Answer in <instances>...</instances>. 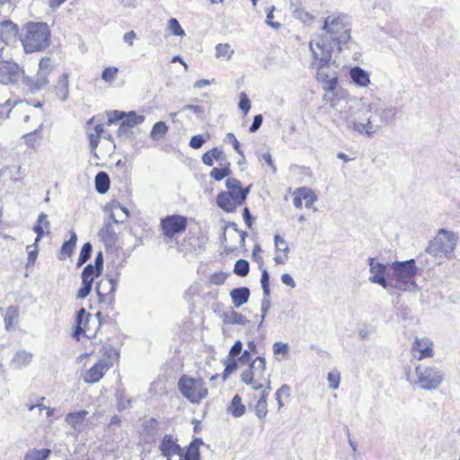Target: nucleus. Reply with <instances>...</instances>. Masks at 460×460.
Returning a JSON list of instances; mask_svg holds the SVG:
<instances>
[{"label": "nucleus", "instance_id": "5fc2aeb1", "mask_svg": "<svg viewBox=\"0 0 460 460\" xmlns=\"http://www.w3.org/2000/svg\"><path fill=\"white\" fill-rule=\"evenodd\" d=\"M239 109L246 114L251 109V102L244 92L240 93Z\"/></svg>", "mask_w": 460, "mask_h": 460}, {"label": "nucleus", "instance_id": "79ce46f5", "mask_svg": "<svg viewBox=\"0 0 460 460\" xmlns=\"http://www.w3.org/2000/svg\"><path fill=\"white\" fill-rule=\"evenodd\" d=\"M98 277L96 270H93V264H88L84 267L82 272V282L86 283L88 281V284L93 285L94 277Z\"/></svg>", "mask_w": 460, "mask_h": 460}, {"label": "nucleus", "instance_id": "774afa93", "mask_svg": "<svg viewBox=\"0 0 460 460\" xmlns=\"http://www.w3.org/2000/svg\"><path fill=\"white\" fill-rule=\"evenodd\" d=\"M243 350V343L240 341L234 342L229 351V357L234 358V357L240 355Z\"/></svg>", "mask_w": 460, "mask_h": 460}, {"label": "nucleus", "instance_id": "9d476101", "mask_svg": "<svg viewBox=\"0 0 460 460\" xmlns=\"http://www.w3.org/2000/svg\"><path fill=\"white\" fill-rule=\"evenodd\" d=\"M178 387L181 394L192 403H199L208 395V390L201 378L183 376L178 382Z\"/></svg>", "mask_w": 460, "mask_h": 460}, {"label": "nucleus", "instance_id": "37998d69", "mask_svg": "<svg viewBox=\"0 0 460 460\" xmlns=\"http://www.w3.org/2000/svg\"><path fill=\"white\" fill-rule=\"evenodd\" d=\"M18 317V309L14 306H9L4 315L5 328L9 329Z\"/></svg>", "mask_w": 460, "mask_h": 460}, {"label": "nucleus", "instance_id": "412c9836", "mask_svg": "<svg viewBox=\"0 0 460 460\" xmlns=\"http://www.w3.org/2000/svg\"><path fill=\"white\" fill-rule=\"evenodd\" d=\"M202 445H204L202 438H193L188 446L185 454L180 456V460H200L199 447Z\"/></svg>", "mask_w": 460, "mask_h": 460}, {"label": "nucleus", "instance_id": "864d4df0", "mask_svg": "<svg viewBox=\"0 0 460 460\" xmlns=\"http://www.w3.org/2000/svg\"><path fill=\"white\" fill-rule=\"evenodd\" d=\"M100 235L105 241H112L115 236V232L112 229L111 224L109 222L105 225V227L100 230Z\"/></svg>", "mask_w": 460, "mask_h": 460}, {"label": "nucleus", "instance_id": "0e129e2a", "mask_svg": "<svg viewBox=\"0 0 460 460\" xmlns=\"http://www.w3.org/2000/svg\"><path fill=\"white\" fill-rule=\"evenodd\" d=\"M103 269V255L102 252H99L94 259L93 270H96L97 275H101Z\"/></svg>", "mask_w": 460, "mask_h": 460}, {"label": "nucleus", "instance_id": "338daca9", "mask_svg": "<svg viewBox=\"0 0 460 460\" xmlns=\"http://www.w3.org/2000/svg\"><path fill=\"white\" fill-rule=\"evenodd\" d=\"M262 121H263V117L261 114H258L256 116H254L253 121L249 128V131L252 133L256 132L261 128Z\"/></svg>", "mask_w": 460, "mask_h": 460}, {"label": "nucleus", "instance_id": "dca6fc26", "mask_svg": "<svg viewBox=\"0 0 460 460\" xmlns=\"http://www.w3.org/2000/svg\"><path fill=\"white\" fill-rule=\"evenodd\" d=\"M111 364H108L105 360L98 361L92 367L84 376L85 383L93 384L101 380L104 373L109 370Z\"/></svg>", "mask_w": 460, "mask_h": 460}, {"label": "nucleus", "instance_id": "20e7f679", "mask_svg": "<svg viewBox=\"0 0 460 460\" xmlns=\"http://www.w3.org/2000/svg\"><path fill=\"white\" fill-rule=\"evenodd\" d=\"M227 191H221L217 196V206L227 213L234 212L245 201L251 186L243 188L239 180L228 178L226 181Z\"/></svg>", "mask_w": 460, "mask_h": 460}, {"label": "nucleus", "instance_id": "f257e3e1", "mask_svg": "<svg viewBox=\"0 0 460 460\" xmlns=\"http://www.w3.org/2000/svg\"><path fill=\"white\" fill-rule=\"evenodd\" d=\"M323 34L312 40L309 49L313 55L312 67L317 69V80L327 93H332L338 83L336 73L327 70L332 64V52L341 50V46L350 39L351 19L344 13L329 15L323 25Z\"/></svg>", "mask_w": 460, "mask_h": 460}, {"label": "nucleus", "instance_id": "69168bd1", "mask_svg": "<svg viewBox=\"0 0 460 460\" xmlns=\"http://www.w3.org/2000/svg\"><path fill=\"white\" fill-rule=\"evenodd\" d=\"M226 138L228 139L232 145H233V147L234 149L242 156H243V152L242 151L241 147H240V143L239 141L236 139L235 136L233 134V133H227L226 136Z\"/></svg>", "mask_w": 460, "mask_h": 460}, {"label": "nucleus", "instance_id": "bf43d9fd", "mask_svg": "<svg viewBox=\"0 0 460 460\" xmlns=\"http://www.w3.org/2000/svg\"><path fill=\"white\" fill-rule=\"evenodd\" d=\"M93 285L88 284V281L86 283L82 282V287L77 292L76 298L77 299H84L91 292Z\"/></svg>", "mask_w": 460, "mask_h": 460}, {"label": "nucleus", "instance_id": "13d9d810", "mask_svg": "<svg viewBox=\"0 0 460 460\" xmlns=\"http://www.w3.org/2000/svg\"><path fill=\"white\" fill-rule=\"evenodd\" d=\"M270 306V296H263V298L261 300V323L259 324V327L261 325L263 320L265 319V317H266V315L268 314Z\"/></svg>", "mask_w": 460, "mask_h": 460}, {"label": "nucleus", "instance_id": "a878e982", "mask_svg": "<svg viewBox=\"0 0 460 460\" xmlns=\"http://www.w3.org/2000/svg\"><path fill=\"white\" fill-rule=\"evenodd\" d=\"M350 77L359 86H367L370 83L368 74L359 66L351 68Z\"/></svg>", "mask_w": 460, "mask_h": 460}, {"label": "nucleus", "instance_id": "a211bd4d", "mask_svg": "<svg viewBox=\"0 0 460 460\" xmlns=\"http://www.w3.org/2000/svg\"><path fill=\"white\" fill-rule=\"evenodd\" d=\"M33 231L36 233L37 236H36L35 242L32 244L27 246V251H28V259H27V263H26L27 268L30 267L31 265L32 266L35 263V261H36L38 253H39L38 244H39V242L41 240V238L44 236V232L42 231V229L40 226H34Z\"/></svg>", "mask_w": 460, "mask_h": 460}, {"label": "nucleus", "instance_id": "2eb2a0df", "mask_svg": "<svg viewBox=\"0 0 460 460\" xmlns=\"http://www.w3.org/2000/svg\"><path fill=\"white\" fill-rule=\"evenodd\" d=\"M159 448L161 455L167 457V460H171L173 455L182 456V448L173 440L172 435L167 434L163 438Z\"/></svg>", "mask_w": 460, "mask_h": 460}, {"label": "nucleus", "instance_id": "39448f33", "mask_svg": "<svg viewBox=\"0 0 460 460\" xmlns=\"http://www.w3.org/2000/svg\"><path fill=\"white\" fill-rule=\"evenodd\" d=\"M371 111V105L360 103H346L343 110H337L333 117V121L341 128L352 129L356 131V124L367 122L368 114Z\"/></svg>", "mask_w": 460, "mask_h": 460}, {"label": "nucleus", "instance_id": "1a4fd4ad", "mask_svg": "<svg viewBox=\"0 0 460 460\" xmlns=\"http://www.w3.org/2000/svg\"><path fill=\"white\" fill-rule=\"evenodd\" d=\"M266 371V361L263 357H257L250 364L249 368L244 371L241 376V380L252 386V389L258 391L263 387V384L266 383L267 386L265 389L270 390V376H265Z\"/></svg>", "mask_w": 460, "mask_h": 460}, {"label": "nucleus", "instance_id": "4d7b16f0", "mask_svg": "<svg viewBox=\"0 0 460 460\" xmlns=\"http://www.w3.org/2000/svg\"><path fill=\"white\" fill-rule=\"evenodd\" d=\"M289 350V346L286 342L277 341L273 343V353L274 355H287Z\"/></svg>", "mask_w": 460, "mask_h": 460}, {"label": "nucleus", "instance_id": "f8f14e48", "mask_svg": "<svg viewBox=\"0 0 460 460\" xmlns=\"http://www.w3.org/2000/svg\"><path fill=\"white\" fill-rule=\"evenodd\" d=\"M161 227L166 237H173L175 234L182 233L187 227L186 217L179 215L167 216L161 221Z\"/></svg>", "mask_w": 460, "mask_h": 460}, {"label": "nucleus", "instance_id": "a18cd8bd", "mask_svg": "<svg viewBox=\"0 0 460 460\" xmlns=\"http://www.w3.org/2000/svg\"><path fill=\"white\" fill-rule=\"evenodd\" d=\"M274 244L278 252H281L283 254L288 256L289 246L282 236H280L279 234H276L274 236Z\"/></svg>", "mask_w": 460, "mask_h": 460}, {"label": "nucleus", "instance_id": "680f3d73", "mask_svg": "<svg viewBox=\"0 0 460 460\" xmlns=\"http://www.w3.org/2000/svg\"><path fill=\"white\" fill-rule=\"evenodd\" d=\"M225 365L226 368L224 371V378L226 379L227 375L231 374L237 368L238 364L234 358H229L226 362H225Z\"/></svg>", "mask_w": 460, "mask_h": 460}, {"label": "nucleus", "instance_id": "bb28decb", "mask_svg": "<svg viewBox=\"0 0 460 460\" xmlns=\"http://www.w3.org/2000/svg\"><path fill=\"white\" fill-rule=\"evenodd\" d=\"M43 123L40 122L37 128L23 135L26 145L33 149H36L39 146V141L42 138L40 133L42 131Z\"/></svg>", "mask_w": 460, "mask_h": 460}, {"label": "nucleus", "instance_id": "72a5a7b5", "mask_svg": "<svg viewBox=\"0 0 460 460\" xmlns=\"http://www.w3.org/2000/svg\"><path fill=\"white\" fill-rule=\"evenodd\" d=\"M168 131V127L165 122L158 121L156 122L150 132V137L153 140H159L163 138Z\"/></svg>", "mask_w": 460, "mask_h": 460}, {"label": "nucleus", "instance_id": "b1692460", "mask_svg": "<svg viewBox=\"0 0 460 460\" xmlns=\"http://www.w3.org/2000/svg\"><path fill=\"white\" fill-rule=\"evenodd\" d=\"M32 360V354L31 352H28L26 350H19L17 351L12 361L11 366L13 368L20 369L24 367H27Z\"/></svg>", "mask_w": 460, "mask_h": 460}, {"label": "nucleus", "instance_id": "de8ad7c7", "mask_svg": "<svg viewBox=\"0 0 460 460\" xmlns=\"http://www.w3.org/2000/svg\"><path fill=\"white\" fill-rule=\"evenodd\" d=\"M118 68L115 67V66H110V67H107L105 68L103 71H102V80H104L106 83H111L115 80V78L117 77V75H118Z\"/></svg>", "mask_w": 460, "mask_h": 460}, {"label": "nucleus", "instance_id": "4be33fe9", "mask_svg": "<svg viewBox=\"0 0 460 460\" xmlns=\"http://www.w3.org/2000/svg\"><path fill=\"white\" fill-rule=\"evenodd\" d=\"M270 391V390H267V389H263L261 391V396L257 401L255 407H254L255 414L262 424L264 423V419L266 418V416L268 414L267 399H268Z\"/></svg>", "mask_w": 460, "mask_h": 460}, {"label": "nucleus", "instance_id": "393cba45", "mask_svg": "<svg viewBox=\"0 0 460 460\" xmlns=\"http://www.w3.org/2000/svg\"><path fill=\"white\" fill-rule=\"evenodd\" d=\"M68 75L67 74H63L59 77L58 84L55 85L56 95L60 99L61 102H65L68 98Z\"/></svg>", "mask_w": 460, "mask_h": 460}, {"label": "nucleus", "instance_id": "e2e57ef3", "mask_svg": "<svg viewBox=\"0 0 460 460\" xmlns=\"http://www.w3.org/2000/svg\"><path fill=\"white\" fill-rule=\"evenodd\" d=\"M117 134L118 137H125L126 139H129L132 137L133 132L131 131L129 127H127L124 123L121 122Z\"/></svg>", "mask_w": 460, "mask_h": 460}, {"label": "nucleus", "instance_id": "3c124183", "mask_svg": "<svg viewBox=\"0 0 460 460\" xmlns=\"http://www.w3.org/2000/svg\"><path fill=\"white\" fill-rule=\"evenodd\" d=\"M294 17L299 19L303 22L306 23L313 20V16L302 8H296L293 10Z\"/></svg>", "mask_w": 460, "mask_h": 460}, {"label": "nucleus", "instance_id": "49530a36", "mask_svg": "<svg viewBox=\"0 0 460 460\" xmlns=\"http://www.w3.org/2000/svg\"><path fill=\"white\" fill-rule=\"evenodd\" d=\"M248 349H245L240 358H238L239 361L243 364H245L250 361V354L251 352L256 353L257 352V347L254 341H249L247 344Z\"/></svg>", "mask_w": 460, "mask_h": 460}, {"label": "nucleus", "instance_id": "423d86ee", "mask_svg": "<svg viewBox=\"0 0 460 460\" xmlns=\"http://www.w3.org/2000/svg\"><path fill=\"white\" fill-rule=\"evenodd\" d=\"M390 270L392 273L388 272L387 277L392 282L394 281V284H390L391 287L403 291L408 289L410 280L416 276L418 271L414 259L402 261H395L391 264Z\"/></svg>", "mask_w": 460, "mask_h": 460}, {"label": "nucleus", "instance_id": "2f4dec72", "mask_svg": "<svg viewBox=\"0 0 460 460\" xmlns=\"http://www.w3.org/2000/svg\"><path fill=\"white\" fill-rule=\"evenodd\" d=\"M145 435L154 438L157 435L158 421L155 418L145 420L142 424Z\"/></svg>", "mask_w": 460, "mask_h": 460}, {"label": "nucleus", "instance_id": "c03bdc74", "mask_svg": "<svg viewBox=\"0 0 460 460\" xmlns=\"http://www.w3.org/2000/svg\"><path fill=\"white\" fill-rule=\"evenodd\" d=\"M168 30L174 36H184L185 31L181 28L179 21L176 18H170L168 21Z\"/></svg>", "mask_w": 460, "mask_h": 460}, {"label": "nucleus", "instance_id": "6ab92c4d", "mask_svg": "<svg viewBox=\"0 0 460 460\" xmlns=\"http://www.w3.org/2000/svg\"><path fill=\"white\" fill-rule=\"evenodd\" d=\"M107 284L109 286V290L107 293H103L102 291L103 285L102 282L97 284L96 292L98 294L99 302L111 304L115 297L114 293L116 290L117 280L115 279L110 278L107 280Z\"/></svg>", "mask_w": 460, "mask_h": 460}, {"label": "nucleus", "instance_id": "8fccbe9b", "mask_svg": "<svg viewBox=\"0 0 460 460\" xmlns=\"http://www.w3.org/2000/svg\"><path fill=\"white\" fill-rule=\"evenodd\" d=\"M116 398H117L118 410L119 411L126 410L129 406L130 400L126 398L124 392L118 391L116 393Z\"/></svg>", "mask_w": 460, "mask_h": 460}, {"label": "nucleus", "instance_id": "c756f323", "mask_svg": "<svg viewBox=\"0 0 460 460\" xmlns=\"http://www.w3.org/2000/svg\"><path fill=\"white\" fill-rule=\"evenodd\" d=\"M95 189L100 194H104L109 190L110 188V177L105 172H100L96 174L95 179Z\"/></svg>", "mask_w": 460, "mask_h": 460}, {"label": "nucleus", "instance_id": "6e6d98bb", "mask_svg": "<svg viewBox=\"0 0 460 460\" xmlns=\"http://www.w3.org/2000/svg\"><path fill=\"white\" fill-rule=\"evenodd\" d=\"M329 388L337 389L340 385V373L338 371H332L328 373Z\"/></svg>", "mask_w": 460, "mask_h": 460}, {"label": "nucleus", "instance_id": "c85d7f7f", "mask_svg": "<svg viewBox=\"0 0 460 460\" xmlns=\"http://www.w3.org/2000/svg\"><path fill=\"white\" fill-rule=\"evenodd\" d=\"M223 322L228 324L245 325L249 322L247 318L240 313L231 309L229 312L225 313Z\"/></svg>", "mask_w": 460, "mask_h": 460}, {"label": "nucleus", "instance_id": "ddd939ff", "mask_svg": "<svg viewBox=\"0 0 460 460\" xmlns=\"http://www.w3.org/2000/svg\"><path fill=\"white\" fill-rule=\"evenodd\" d=\"M411 354L417 360L433 357V341L427 337H416L411 345Z\"/></svg>", "mask_w": 460, "mask_h": 460}, {"label": "nucleus", "instance_id": "f03ea898", "mask_svg": "<svg viewBox=\"0 0 460 460\" xmlns=\"http://www.w3.org/2000/svg\"><path fill=\"white\" fill-rule=\"evenodd\" d=\"M53 64L49 58H43L39 64V71L35 78L23 76V70L13 60H0V84H12L22 78V84L31 93H35L44 89L49 83V75L53 69Z\"/></svg>", "mask_w": 460, "mask_h": 460}, {"label": "nucleus", "instance_id": "9b49d317", "mask_svg": "<svg viewBox=\"0 0 460 460\" xmlns=\"http://www.w3.org/2000/svg\"><path fill=\"white\" fill-rule=\"evenodd\" d=\"M457 239L458 237L453 232L440 229L435 239L426 248V252L434 256L439 252L448 256L455 250Z\"/></svg>", "mask_w": 460, "mask_h": 460}, {"label": "nucleus", "instance_id": "052dcab7", "mask_svg": "<svg viewBox=\"0 0 460 460\" xmlns=\"http://www.w3.org/2000/svg\"><path fill=\"white\" fill-rule=\"evenodd\" d=\"M206 142L205 137L202 135H195L190 138V146L193 149L200 148Z\"/></svg>", "mask_w": 460, "mask_h": 460}, {"label": "nucleus", "instance_id": "58836bf2", "mask_svg": "<svg viewBox=\"0 0 460 460\" xmlns=\"http://www.w3.org/2000/svg\"><path fill=\"white\" fill-rule=\"evenodd\" d=\"M145 120V117L142 115H137L134 111L129 112L126 115V119L122 121L127 127L134 128L141 124Z\"/></svg>", "mask_w": 460, "mask_h": 460}, {"label": "nucleus", "instance_id": "cd10ccee", "mask_svg": "<svg viewBox=\"0 0 460 460\" xmlns=\"http://www.w3.org/2000/svg\"><path fill=\"white\" fill-rule=\"evenodd\" d=\"M77 235L75 232H70V239L66 241L60 249V260H65L66 257H70L74 252V249L76 245Z\"/></svg>", "mask_w": 460, "mask_h": 460}, {"label": "nucleus", "instance_id": "f704fd0d", "mask_svg": "<svg viewBox=\"0 0 460 460\" xmlns=\"http://www.w3.org/2000/svg\"><path fill=\"white\" fill-rule=\"evenodd\" d=\"M296 193H302L301 195L303 196L304 200H305V208H313V205L316 201L317 197L311 189L305 187L297 188Z\"/></svg>", "mask_w": 460, "mask_h": 460}, {"label": "nucleus", "instance_id": "6e6552de", "mask_svg": "<svg viewBox=\"0 0 460 460\" xmlns=\"http://www.w3.org/2000/svg\"><path fill=\"white\" fill-rule=\"evenodd\" d=\"M371 105V111L368 114L367 122L356 124V131L361 135L372 137L383 125L387 124L394 117V111L393 108L379 109L375 105Z\"/></svg>", "mask_w": 460, "mask_h": 460}, {"label": "nucleus", "instance_id": "5701e85b", "mask_svg": "<svg viewBox=\"0 0 460 460\" xmlns=\"http://www.w3.org/2000/svg\"><path fill=\"white\" fill-rule=\"evenodd\" d=\"M87 414L88 411L85 410L76 412H70L66 416L65 420L75 430L80 431Z\"/></svg>", "mask_w": 460, "mask_h": 460}, {"label": "nucleus", "instance_id": "a19ab883", "mask_svg": "<svg viewBox=\"0 0 460 460\" xmlns=\"http://www.w3.org/2000/svg\"><path fill=\"white\" fill-rule=\"evenodd\" d=\"M93 251V246L90 243H85L80 252L79 258L77 261V267L84 264L91 257V253Z\"/></svg>", "mask_w": 460, "mask_h": 460}, {"label": "nucleus", "instance_id": "4468645a", "mask_svg": "<svg viewBox=\"0 0 460 460\" xmlns=\"http://www.w3.org/2000/svg\"><path fill=\"white\" fill-rule=\"evenodd\" d=\"M91 321H94L90 314H87L84 308H81L76 314V326L74 332V337L79 341L80 335L84 334L87 338H91L94 336V332H92L90 329H86V325L90 323Z\"/></svg>", "mask_w": 460, "mask_h": 460}, {"label": "nucleus", "instance_id": "aec40b11", "mask_svg": "<svg viewBox=\"0 0 460 460\" xmlns=\"http://www.w3.org/2000/svg\"><path fill=\"white\" fill-rule=\"evenodd\" d=\"M250 289L246 287L235 288L230 291V297L235 308L240 307L248 302L250 297Z\"/></svg>", "mask_w": 460, "mask_h": 460}, {"label": "nucleus", "instance_id": "473e14b6", "mask_svg": "<svg viewBox=\"0 0 460 460\" xmlns=\"http://www.w3.org/2000/svg\"><path fill=\"white\" fill-rule=\"evenodd\" d=\"M51 454V450L49 448H43V449H31L30 450L25 457L24 460H47Z\"/></svg>", "mask_w": 460, "mask_h": 460}, {"label": "nucleus", "instance_id": "f3484780", "mask_svg": "<svg viewBox=\"0 0 460 460\" xmlns=\"http://www.w3.org/2000/svg\"><path fill=\"white\" fill-rule=\"evenodd\" d=\"M386 269L387 264L384 263H378L376 266H372V269H369L371 273V276L368 279L369 281L372 283H376L382 288H386L389 285L385 279V276H387Z\"/></svg>", "mask_w": 460, "mask_h": 460}, {"label": "nucleus", "instance_id": "4c0bfd02", "mask_svg": "<svg viewBox=\"0 0 460 460\" xmlns=\"http://www.w3.org/2000/svg\"><path fill=\"white\" fill-rule=\"evenodd\" d=\"M250 264L249 261L243 259L236 261L234 267V273L239 277H245L249 274Z\"/></svg>", "mask_w": 460, "mask_h": 460}, {"label": "nucleus", "instance_id": "e433bc0d", "mask_svg": "<svg viewBox=\"0 0 460 460\" xmlns=\"http://www.w3.org/2000/svg\"><path fill=\"white\" fill-rule=\"evenodd\" d=\"M230 164L226 163L222 168H213L210 172V177L216 181H221L231 174Z\"/></svg>", "mask_w": 460, "mask_h": 460}, {"label": "nucleus", "instance_id": "0eeeda50", "mask_svg": "<svg viewBox=\"0 0 460 460\" xmlns=\"http://www.w3.org/2000/svg\"><path fill=\"white\" fill-rule=\"evenodd\" d=\"M416 379L411 382L414 386L424 391H436L442 384L445 374L434 366L419 364L415 367Z\"/></svg>", "mask_w": 460, "mask_h": 460}, {"label": "nucleus", "instance_id": "7c9ffc66", "mask_svg": "<svg viewBox=\"0 0 460 460\" xmlns=\"http://www.w3.org/2000/svg\"><path fill=\"white\" fill-rule=\"evenodd\" d=\"M228 411L234 417H241L245 413V406L242 403L241 396L238 394L234 396Z\"/></svg>", "mask_w": 460, "mask_h": 460}, {"label": "nucleus", "instance_id": "c9c22d12", "mask_svg": "<svg viewBox=\"0 0 460 460\" xmlns=\"http://www.w3.org/2000/svg\"><path fill=\"white\" fill-rule=\"evenodd\" d=\"M290 397V387L288 385H282L275 393V399L278 402L279 410L284 406V400Z\"/></svg>", "mask_w": 460, "mask_h": 460}, {"label": "nucleus", "instance_id": "603ef678", "mask_svg": "<svg viewBox=\"0 0 460 460\" xmlns=\"http://www.w3.org/2000/svg\"><path fill=\"white\" fill-rule=\"evenodd\" d=\"M35 226H40L44 232V235H49L50 234V223L49 220H47V215L44 213H41L39 217L37 224Z\"/></svg>", "mask_w": 460, "mask_h": 460}, {"label": "nucleus", "instance_id": "7ed1b4c3", "mask_svg": "<svg viewBox=\"0 0 460 460\" xmlns=\"http://www.w3.org/2000/svg\"><path fill=\"white\" fill-rule=\"evenodd\" d=\"M4 31L10 34V37L19 35L26 53L42 51L50 43V31L44 22L26 23L19 31L15 23L7 21L0 24V34Z\"/></svg>", "mask_w": 460, "mask_h": 460}, {"label": "nucleus", "instance_id": "09e8293b", "mask_svg": "<svg viewBox=\"0 0 460 460\" xmlns=\"http://www.w3.org/2000/svg\"><path fill=\"white\" fill-rule=\"evenodd\" d=\"M261 284L262 288L263 296H270V276L266 269L261 271Z\"/></svg>", "mask_w": 460, "mask_h": 460}, {"label": "nucleus", "instance_id": "ea45409f", "mask_svg": "<svg viewBox=\"0 0 460 460\" xmlns=\"http://www.w3.org/2000/svg\"><path fill=\"white\" fill-rule=\"evenodd\" d=\"M233 54L234 50L227 43H220L216 46V57L217 58H226V59H230Z\"/></svg>", "mask_w": 460, "mask_h": 460}]
</instances>
